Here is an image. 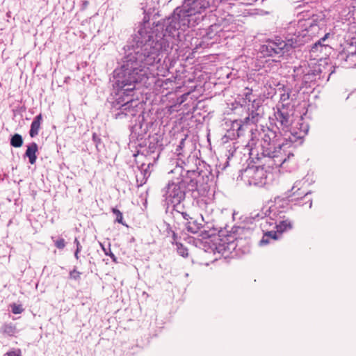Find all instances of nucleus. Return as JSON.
Wrapping results in <instances>:
<instances>
[{
	"label": "nucleus",
	"mask_w": 356,
	"mask_h": 356,
	"mask_svg": "<svg viewBox=\"0 0 356 356\" xmlns=\"http://www.w3.org/2000/svg\"><path fill=\"white\" fill-rule=\"evenodd\" d=\"M209 6V2L207 0H186L181 8L175 9L173 20L178 22V29L185 30L189 27L190 20L188 17L201 13Z\"/></svg>",
	"instance_id": "obj_1"
},
{
	"label": "nucleus",
	"mask_w": 356,
	"mask_h": 356,
	"mask_svg": "<svg viewBox=\"0 0 356 356\" xmlns=\"http://www.w3.org/2000/svg\"><path fill=\"white\" fill-rule=\"evenodd\" d=\"M296 47L293 40H283L280 38L269 40L261 47V52L267 56H283Z\"/></svg>",
	"instance_id": "obj_2"
},
{
	"label": "nucleus",
	"mask_w": 356,
	"mask_h": 356,
	"mask_svg": "<svg viewBox=\"0 0 356 356\" xmlns=\"http://www.w3.org/2000/svg\"><path fill=\"white\" fill-rule=\"evenodd\" d=\"M298 26L302 29V35L303 37L314 38L318 35L321 31V25L318 22V19L313 16L312 18L307 19H300L298 21Z\"/></svg>",
	"instance_id": "obj_3"
},
{
	"label": "nucleus",
	"mask_w": 356,
	"mask_h": 356,
	"mask_svg": "<svg viewBox=\"0 0 356 356\" xmlns=\"http://www.w3.org/2000/svg\"><path fill=\"white\" fill-rule=\"evenodd\" d=\"M249 181L254 185L263 184L266 179V172L264 168L259 166L252 167L247 170Z\"/></svg>",
	"instance_id": "obj_4"
},
{
	"label": "nucleus",
	"mask_w": 356,
	"mask_h": 356,
	"mask_svg": "<svg viewBox=\"0 0 356 356\" xmlns=\"http://www.w3.org/2000/svg\"><path fill=\"white\" fill-rule=\"evenodd\" d=\"M38 150V145L35 143H32L27 146L25 154L29 158V162L31 164H34L36 161V152Z\"/></svg>",
	"instance_id": "obj_5"
},
{
	"label": "nucleus",
	"mask_w": 356,
	"mask_h": 356,
	"mask_svg": "<svg viewBox=\"0 0 356 356\" xmlns=\"http://www.w3.org/2000/svg\"><path fill=\"white\" fill-rule=\"evenodd\" d=\"M42 120V116L41 114L37 115L33 120L31 126V129L29 131V134L31 137L33 138L38 134L39 130L40 129L41 121Z\"/></svg>",
	"instance_id": "obj_6"
},
{
	"label": "nucleus",
	"mask_w": 356,
	"mask_h": 356,
	"mask_svg": "<svg viewBox=\"0 0 356 356\" xmlns=\"http://www.w3.org/2000/svg\"><path fill=\"white\" fill-rule=\"evenodd\" d=\"M202 221V218L201 221L191 218V220L187 222V230L193 234L197 233L203 227Z\"/></svg>",
	"instance_id": "obj_7"
},
{
	"label": "nucleus",
	"mask_w": 356,
	"mask_h": 356,
	"mask_svg": "<svg viewBox=\"0 0 356 356\" xmlns=\"http://www.w3.org/2000/svg\"><path fill=\"white\" fill-rule=\"evenodd\" d=\"M292 227L293 223L289 219L282 220L276 225V229L279 234H282L284 232L290 230Z\"/></svg>",
	"instance_id": "obj_8"
},
{
	"label": "nucleus",
	"mask_w": 356,
	"mask_h": 356,
	"mask_svg": "<svg viewBox=\"0 0 356 356\" xmlns=\"http://www.w3.org/2000/svg\"><path fill=\"white\" fill-rule=\"evenodd\" d=\"M276 118L284 127L289 126V115L287 113H285L279 111L276 114Z\"/></svg>",
	"instance_id": "obj_9"
},
{
	"label": "nucleus",
	"mask_w": 356,
	"mask_h": 356,
	"mask_svg": "<svg viewBox=\"0 0 356 356\" xmlns=\"http://www.w3.org/2000/svg\"><path fill=\"white\" fill-rule=\"evenodd\" d=\"M10 144L15 147H21L22 145V137L19 134L14 135L11 138Z\"/></svg>",
	"instance_id": "obj_10"
},
{
	"label": "nucleus",
	"mask_w": 356,
	"mask_h": 356,
	"mask_svg": "<svg viewBox=\"0 0 356 356\" xmlns=\"http://www.w3.org/2000/svg\"><path fill=\"white\" fill-rule=\"evenodd\" d=\"M277 230L276 231H270V232H267L265 234H264V236L263 237V238L261 239V243H268V241L267 238H266V237H269V238H271L274 240H276L278 238V236H277Z\"/></svg>",
	"instance_id": "obj_11"
},
{
	"label": "nucleus",
	"mask_w": 356,
	"mask_h": 356,
	"mask_svg": "<svg viewBox=\"0 0 356 356\" xmlns=\"http://www.w3.org/2000/svg\"><path fill=\"white\" fill-rule=\"evenodd\" d=\"M112 212L113 213V214H115L116 216L115 220L118 223L124 225L123 216H122V212L120 210H118V209H116V208H113L112 209Z\"/></svg>",
	"instance_id": "obj_12"
},
{
	"label": "nucleus",
	"mask_w": 356,
	"mask_h": 356,
	"mask_svg": "<svg viewBox=\"0 0 356 356\" xmlns=\"http://www.w3.org/2000/svg\"><path fill=\"white\" fill-rule=\"evenodd\" d=\"M176 245L177 246V250L180 255L182 257H186L188 256V250L182 245V244L176 243Z\"/></svg>",
	"instance_id": "obj_13"
},
{
	"label": "nucleus",
	"mask_w": 356,
	"mask_h": 356,
	"mask_svg": "<svg viewBox=\"0 0 356 356\" xmlns=\"http://www.w3.org/2000/svg\"><path fill=\"white\" fill-rule=\"evenodd\" d=\"M65 241L63 238H59L54 241L55 246L59 249L63 250L65 247Z\"/></svg>",
	"instance_id": "obj_14"
},
{
	"label": "nucleus",
	"mask_w": 356,
	"mask_h": 356,
	"mask_svg": "<svg viewBox=\"0 0 356 356\" xmlns=\"http://www.w3.org/2000/svg\"><path fill=\"white\" fill-rule=\"evenodd\" d=\"M245 92L244 94L245 99L248 101L249 102L254 103L255 101L252 99V89L249 88H245Z\"/></svg>",
	"instance_id": "obj_15"
},
{
	"label": "nucleus",
	"mask_w": 356,
	"mask_h": 356,
	"mask_svg": "<svg viewBox=\"0 0 356 356\" xmlns=\"http://www.w3.org/2000/svg\"><path fill=\"white\" fill-rule=\"evenodd\" d=\"M11 312L15 314H20L22 311L21 305L16 304L10 305Z\"/></svg>",
	"instance_id": "obj_16"
},
{
	"label": "nucleus",
	"mask_w": 356,
	"mask_h": 356,
	"mask_svg": "<svg viewBox=\"0 0 356 356\" xmlns=\"http://www.w3.org/2000/svg\"><path fill=\"white\" fill-rule=\"evenodd\" d=\"M330 33H326L324 37L321 38L317 42H316L314 46L312 47V51H314V49L318 47V45H322V42L325 41L328 37Z\"/></svg>",
	"instance_id": "obj_17"
},
{
	"label": "nucleus",
	"mask_w": 356,
	"mask_h": 356,
	"mask_svg": "<svg viewBox=\"0 0 356 356\" xmlns=\"http://www.w3.org/2000/svg\"><path fill=\"white\" fill-rule=\"evenodd\" d=\"M80 275L81 273L75 269L72 270L70 273V277L74 280L79 279Z\"/></svg>",
	"instance_id": "obj_18"
},
{
	"label": "nucleus",
	"mask_w": 356,
	"mask_h": 356,
	"mask_svg": "<svg viewBox=\"0 0 356 356\" xmlns=\"http://www.w3.org/2000/svg\"><path fill=\"white\" fill-rule=\"evenodd\" d=\"M4 356H21L20 350L17 351L13 350L7 353Z\"/></svg>",
	"instance_id": "obj_19"
},
{
	"label": "nucleus",
	"mask_w": 356,
	"mask_h": 356,
	"mask_svg": "<svg viewBox=\"0 0 356 356\" xmlns=\"http://www.w3.org/2000/svg\"><path fill=\"white\" fill-rule=\"evenodd\" d=\"M103 250L106 255H109L112 258L113 261H116L117 259H116L115 256L114 255V254L111 250L109 252H107L104 247H103Z\"/></svg>",
	"instance_id": "obj_20"
},
{
	"label": "nucleus",
	"mask_w": 356,
	"mask_h": 356,
	"mask_svg": "<svg viewBox=\"0 0 356 356\" xmlns=\"http://www.w3.org/2000/svg\"><path fill=\"white\" fill-rule=\"evenodd\" d=\"M75 242H76V244H77V248H76V252H75L74 256H75V257H76V259H78V257H78V254H79V252H80V250H80V248H79L80 244H79V241H78L76 238L75 239Z\"/></svg>",
	"instance_id": "obj_21"
},
{
	"label": "nucleus",
	"mask_w": 356,
	"mask_h": 356,
	"mask_svg": "<svg viewBox=\"0 0 356 356\" xmlns=\"http://www.w3.org/2000/svg\"><path fill=\"white\" fill-rule=\"evenodd\" d=\"M182 216L184 219L188 220V215L186 213H182Z\"/></svg>",
	"instance_id": "obj_22"
},
{
	"label": "nucleus",
	"mask_w": 356,
	"mask_h": 356,
	"mask_svg": "<svg viewBox=\"0 0 356 356\" xmlns=\"http://www.w3.org/2000/svg\"><path fill=\"white\" fill-rule=\"evenodd\" d=\"M286 159H281V160H280V162L281 163V164H282L286 161Z\"/></svg>",
	"instance_id": "obj_23"
},
{
	"label": "nucleus",
	"mask_w": 356,
	"mask_h": 356,
	"mask_svg": "<svg viewBox=\"0 0 356 356\" xmlns=\"http://www.w3.org/2000/svg\"><path fill=\"white\" fill-rule=\"evenodd\" d=\"M88 1H84V3H83V6H84V8H86V7L88 6Z\"/></svg>",
	"instance_id": "obj_24"
},
{
	"label": "nucleus",
	"mask_w": 356,
	"mask_h": 356,
	"mask_svg": "<svg viewBox=\"0 0 356 356\" xmlns=\"http://www.w3.org/2000/svg\"><path fill=\"white\" fill-rule=\"evenodd\" d=\"M172 236H173V239H174V241H175V240H176V238H177V235H176V234H175V232H173Z\"/></svg>",
	"instance_id": "obj_25"
},
{
	"label": "nucleus",
	"mask_w": 356,
	"mask_h": 356,
	"mask_svg": "<svg viewBox=\"0 0 356 356\" xmlns=\"http://www.w3.org/2000/svg\"><path fill=\"white\" fill-rule=\"evenodd\" d=\"M184 143V139H182L180 143V145H183Z\"/></svg>",
	"instance_id": "obj_26"
},
{
	"label": "nucleus",
	"mask_w": 356,
	"mask_h": 356,
	"mask_svg": "<svg viewBox=\"0 0 356 356\" xmlns=\"http://www.w3.org/2000/svg\"><path fill=\"white\" fill-rule=\"evenodd\" d=\"M300 195H301V197H302L303 195H305L304 193H303V192H302V193H300Z\"/></svg>",
	"instance_id": "obj_27"
},
{
	"label": "nucleus",
	"mask_w": 356,
	"mask_h": 356,
	"mask_svg": "<svg viewBox=\"0 0 356 356\" xmlns=\"http://www.w3.org/2000/svg\"><path fill=\"white\" fill-rule=\"evenodd\" d=\"M298 198H299V197H296V198H291V200H296V199H298Z\"/></svg>",
	"instance_id": "obj_28"
}]
</instances>
